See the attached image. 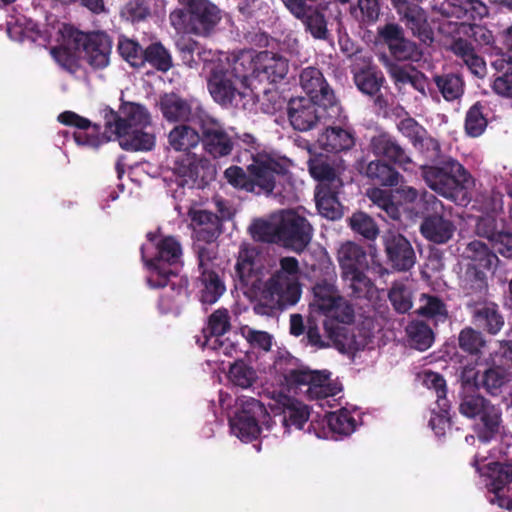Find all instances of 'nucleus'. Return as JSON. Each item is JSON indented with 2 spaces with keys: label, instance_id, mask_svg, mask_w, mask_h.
<instances>
[{
  "label": "nucleus",
  "instance_id": "nucleus-38",
  "mask_svg": "<svg viewBox=\"0 0 512 512\" xmlns=\"http://www.w3.org/2000/svg\"><path fill=\"white\" fill-rule=\"evenodd\" d=\"M201 140V132L187 124L176 125L168 133V144L177 152H186L198 146Z\"/></svg>",
  "mask_w": 512,
  "mask_h": 512
},
{
  "label": "nucleus",
  "instance_id": "nucleus-30",
  "mask_svg": "<svg viewBox=\"0 0 512 512\" xmlns=\"http://www.w3.org/2000/svg\"><path fill=\"white\" fill-rule=\"evenodd\" d=\"M326 152L340 153L351 150L355 146V132L350 128L329 126L318 139Z\"/></svg>",
  "mask_w": 512,
  "mask_h": 512
},
{
  "label": "nucleus",
  "instance_id": "nucleus-58",
  "mask_svg": "<svg viewBox=\"0 0 512 512\" xmlns=\"http://www.w3.org/2000/svg\"><path fill=\"white\" fill-rule=\"evenodd\" d=\"M228 378L234 386L247 389L256 382L257 373L253 367L242 360H238L230 366Z\"/></svg>",
  "mask_w": 512,
  "mask_h": 512
},
{
  "label": "nucleus",
  "instance_id": "nucleus-45",
  "mask_svg": "<svg viewBox=\"0 0 512 512\" xmlns=\"http://www.w3.org/2000/svg\"><path fill=\"white\" fill-rule=\"evenodd\" d=\"M147 129H134L125 136H116L120 147L126 151H151L155 146V135Z\"/></svg>",
  "mask_w": 512,
  "mask_h": 512
},
{
  "label": "nucleus",
  "instance_id": "nucleus-51",
  "mask_svg": "<svg viewBox=\"0 0 512 512\" xmlns=\"http://www.w3.org/2000/svg\"><path fill=\"white\" fill-rule=\"evenodd\" d=\"M433 80L446 101L457 100L464 93V80L459 74L447 73L436 75Z\"/></svg>",
  "mask_w": 512,
  "mask_h": 512
},
{
  "label": "nucleus",
  "instance_id": "nucleus-16",
  "mask_svg": "<svg viewBox=\"0 0 512 512\" xmlns=\"http://www.w3.org/2000/svg\"><path fill=\"white\" fill-rule=\"evenodd\" d=\"M300 85L308 95L307 99L324 105L323 109H328L331 116H339V101L320 69L312 66L304 68L300 73Z\"/></svg>",
  "mask_w": 512,
  "mask_h": 512
},
{
  "label": "nucleus",
  "instance_id": "nucleus-32",
  "mask_svg": "<svg viewBox=\"0 0 512 512\" xmlns=\"http://www.w3.org/2000/svg\"><path fill=\"white\" fill-rule=\"evenodd\" d=\"M452 53L460 59L468 68V70L478 78L486 75V62L475 50L473 44L464 38L453 40L451 47Z\"/></svg>",
  "mask_w": 512,
  "mask_h": 512
},
{
  "label": "nucleus",
  "instance_id": "nucleus-2",
  "mask_svg": "<svg viewBox=\"0 0 512 512\" xmlns=\"http://www.w3.org/2000/svg\"><path fill=\"white\" fill-rule=\"evenodd\" d=\"M314 229L297 211H282L277 222L258 220L251 226L252 237L260 242L277 244L301 254L311 243Z\"/></svg>",
  "mask_w": 512,
  "mask_h": 512
},
{
  "label": "nucleus",
  "instance_id": "nucleus-53",
  "mask_svg": "<svg viewBox=\"0 0 512 512\" xmlns=\"http://www.w3.org/2000/svg\"><path fill=\"white\" fill-rule=\"evenodd\" d=\"M231 431L243 442H252L257 439L264 428L258 422L236 414L230 419Z\"/></svg>",
  "mask_w": 512,
  "mask_h": 512
},
{
  "label": "nucleus",
  "instance_id": "nucleus-39",
  "mask_svg": "<svg viewBox=\"0 0 512 512\" xmlns=\"http://www.w3.org/2000/svg\"><path fill=\"white\" fill-rule=\"evenodd\" d=\"M367 271L368 270H360L341 276L350 297L367 300L373 298L376 287L373 281L367 276Z\"/></svg>",
  "mask_w": 512,
  "mask_h": 512
},
{
  "label": "nucleus",
  "instance_id": "nucleus-19",
  "mask_svg": "<svg viewBox=\"0 0 512 512\" xmlns=\"http://www.w3.org/2000/svg\"><path fill=\"white\" fill-rule=\"evenodd\" d=\"M400 20L421 42L430 44L434 40L433 30L428 23L427 14L419 6L423 0H389Z\"/></svg>",
  "mask_w": 512,
  "mask_h": 512
},
{
  "label": "nucleus",
  "instance_id": "nucleus-64",
  "mask_svg": "<svg viewBox=\"0 0 512 512\" xmlns=\"http://www.w3.org/2000/svg\"><path fill=\"white\" fill-rule=\"evenodd\" d=\"M227 182L236 189L253 193L254 186L250 172L239 166H230L224 172Z\"/></svg>",
  "mask_w": 512,
  "mask_h": 512
},
{
  "label": "nucleus",
  "instance_id": "nucleus-28",
  "mask_svg": "<svg viewBox=\"0 0 512 512\" xmlns=\"http://www.w3.org/2000/svg\"><path fill=\"white\" fill-rule=\"evenodd\" d=\"M455 230L454 223L443 215L424 216L420 224L421 235L435 244L447 243L453 237Z\"/></svg>",
  "mask_w": 512,
  "mask_h": 512
},
{
  "label": "nucleus",
  "instance_id": "nucleus-21",
  "mask_svg": "<svg viewBox=\"0 0 512 512\" xmlns=\"http://www.w3.org/2000/svg\"><path fill=\"white\" fill-rule=\"evenodd\" d=\"M353 81L363 95L373 99V105L379 112L387 113L390 103L382 92L386 78L381 70L377 67L361 68L353 74Z\"/></svg>",
  "mask_w": 512,
  "mask_h": 512
},
{
  "label": "nucleus",
  "instance_id": "nucleus-43",
  "mask_svg": "<svg viewBox=\"0 0 512 512\" xmlns=\"http://www.w3.org/2000/svg\"><path fill=\"white\" fill-rule=\"evenodd\" d=\"M487 470L489 478L487 486L489 487V491L495 495V499L498 503L499 497H502L500 492L512 483V464L492 462L488 464Z\"/></svg>",
  "mask_w": 512,
  "mask_h": 512
},
{
  "label": "nucleus",
  "instance_id": "nucleus-60",
  "mask_svg": "<svg viewBox=\"0 0 512 512\" xmlns=\"http://www.w3.org/2000/svg\"><path fill=\"white\" fill-rule=\"evenodd\" d=\"M144 49L137 41L125 36H121L118 40L119 55L134 68H143Z\"/></svg>",
  "mask_w": 512,
  "mask_h": 512
},
{
  "label": "nucleus",
  "instance_id": "nucleus-56",
  "mask_svg": "<svg viewBox=\"0 0 512 512\" xmlns=\"http://www.w3.org/2000/svg\"><path fill=\"white\" fill-rule=\"evenodd\" d=\"M314 296V305L324 313L327 309H331L334 303H337L338 291L334 284L326 279L318 281L312 288Z\"/></svg>",
  "mask_w": 512,
  "mask_h": 512
},
{
  "label": "nucleus",
  "instance_id": "nucleus-52",
  "mask_svg": "<svg viewBox=\"0 0 512 512\" xmlns=\"http://www.w3.org/2000/svg\"><path fill=\"white\" fill-rule=\"evenodd\" d=\"M409 343L411 347L425 351L431 347L434 342V333L431 327L423 321H412L406 327Z\"/></svg>",
  "mask_w": 512,
  "mask_h": 512
},
{
  "label": "nucleus",
  "instance_id": "nucleus-4",
  "mask_svg": "<svg viewBox=\"0 0 512 512\" xmlns=\"http://www.w3.org/2000/svg\"><path fill=\"white\" fill-rule=\"evenodd\" d=\"M434 162L421 167L426 185L446 199L457 201L463 197L471 178L469 172L452 157H442Z\"/></svg>",
  "mask_w": 512,
  "mask_h": 512
},
{
  "label": "nucleus",
  "instance_id": "nucleus-5",
  "mask_svg": "<svg viewBox=\"0 0 512 512\" xmlns=\"http://www.w3.org/2000/svg\"><path fill=\"white\" fill-rule=\"evenodd\" d=\"M247 170L251 174L253 193L256 195L281 194L284 184L290 179L288 162L266 153L253 155Z\"/></svg>",
  "mask_w": 512,
  "mask_h": 512
},
{
  "label": "nucleus",
  "instance_id": "nucleus-12",
  "mask_svg": "<svg viewBox=\"0 0 512 512\" xmlns=\"http://www.w3.org/2000/svg\"><path fill=\"white\" fill-rule=\"evenodd\" d=\"M288 385H307L310 399L325 400L340 392L336 384L330 382V373L326 370H311L307 367L294 368L281 372Z\"/></svg>",
  "mask_w": 512,
  "mask_h": 512
},
{
  "label": "nucleus",
  "instance_id": "nucleus-18",
  "mask_svg": "<svg viewBox=\"0 0 512 512\" xmlns=\"http://www.w3.org/2000/svg\"><path fill=\"white\" fill-rule=\"evenodd\" d=\"M201 132L203 150L214 159L230 155L234 149V139L224 126L208 113L198 125Z\"/></svg>",
  "mask_w": 512,
  "mask_h": 512
},
{
  "label": "nucleus",
  "instance_id": "nucleus-59",
  "mask_svg": "<svg viewBox=\"0 0 512 512\" xmlns=\"http://www.w3.org/2000/svg\"><path fill=\"white\" fill-rule=\"evenodd\" d=\"M488 121L484 115V106L481 102L474 103L465 116L464 128L470 137H479L485 131Z\"/></svg>",
  "mask_w": 512,
  "mask_h": 512
},
{
  "label": "nucleus",
  "instance_id": "nucleus-37",
  "mask_svg": "<svg viewBox=\"0 0 512 512\" xmlns=\"http://www.w3.org/2000/svg\"><path fill=\"white\" fill-rule=\"evenodd\" d=\"M365 175L374 184L384 187H395L403 179V176L396 168L383 159H376L369 162L366 166Z\"/></svg>",
  "mask_w": 512,
  "mask_h": 512
},
{
  "label": "nucleus",
  "instance_id": "nucleus-24",
  "mask_svg": "<svg viewBox=\"0 0 512 512\" xmlns=\"http://www.w3.org/2000/svg\"><path fill=\"white\" fill-rule=\"evenodd\" d=\"M438 12L442 16L468 22L483 19L488 15V8L480 0H444Z\"/></svg>",
  "mask_w": 512,
  "mask_h": 512
},
{
  "label": "nucleus",
  "instance_id": "nucleus-57",
  "mask_svg": "<svg viewBox=\"0 0 512 512\" xmlns=\"http://www.w3.org/2000/svg\"><path fill=\"white\" fill-rule=\"evenodd\" d=\"M350 14L360 25H371L379 18V1L357 0L355 5L350 6Z\"/></svg>",
  "mask_w": 512,
  "mask_h": 512
},
{
  "label": "nucleus",
  "instance_id": "nucleus-23",
  "mask_svg": "<svg viewBox=\"0 0 512 512\" xmlns=\"http://www.w3.org/2000/svg\"><path fill=\"white\" fill-rule=\"evenodd\" d=\"M370 150L375 156L384 161L387 160L404 170H408L413 164L406 148L394 136L386 132L379 133L371 138Z\"/></svg>",
  "mask_w": 512,
  "mask_h": 512
},
{
  "label": "nucleus",
  "instance_id": "nucleus-20",
  "mask_svg": "<svg viewBox=\"0 0 512 512\" xmlns=\"http://www.w3.org/2000/svg\"><path fill=\"white\" fill-rule=\"evenodd\" d=\"M378 37L397 61H417L422 53L418 45L405 38L404 29L397 23H386L378 27Z\"/></svg>",
  "mask_w": 512,
  "mask_h": 512
},
{
  "label": "nucleus",
  "instance_id": "nucleus-31",
  "mask_svg": "<svg viewBox=\"0 0 512 512\" xmlns=\"http://www.w3.org/2000/svg\"><path fill=\"white\" fill-rule=\"evenodd\" d=\"M508 381L506 369L493 365L484 370H478L473 376V384L477 390L483 389L490 396H498Z\"/></svg>",
  "mask_w": 512,
  "mask_h": 512
},
{
  "label": "nucleus",
  "instance_id": "nucleus-7",
  "mask_svg": "<svg viewBox=\"0 0 512 512\" xmlns=\"http://www.w3.org/2000/svg\"><path fill=\"white\" fill-rule=\"evenodd\" d=\"M67 41L76 51L83 53V59L94 70L104 69L110 64L113 40L106 32L71 29Z\"/></svg>",
  "mask_w": 512,
  "mask_h": 512
},
{
  "label": "nucleus",
  "instance_id": "nucleus-15",
  "mask_svg": "<svg viewBox=\"0 0 512 512\" xmlns=\"http://www.w3.org/2000/svg\"><path fill=\"white\" fill-rule=\"evenodd\" d=\"M57 120L65 126L76 128L72 136L78 146L98 150L111 140V136L107 135L106 130L101 131L100 124L93 123L74 111L66 110L60 113Z\"/></svg>",
  "mask_w": 512,
  "mask_h": 512
},
{
  "label": "nucleus",
  "instance_id": "nucleus-1",
  "mask_svg": "<svg viewBox=\"0 0 512 512\" xmlns=\"http://www.w3.org/2000/svg\"><path fill=\"white\" fill-rule=\"evenodd\" d=\"M235 273L242 288L246 289L244 294L260 300L254 306L257 314L268 315L272 310H283L295 305L301 297L300 267L295 257H282L279 269L262 282L254 271V251L243 249L239 252Z\"/></svg>",
  "mask_w": 512,
  "mask_h": 512
},
{
  "label": "nucleus",
  "instance_id": "nucleus-27",
  "mask_svg": "<svg viewBox=\"0 0 512 512\" xmlns=\"http://www.w3.org/2000/svg\"><path fill=\"white\" fill-rule=\"evenodd\" d=\"M472 322L480 330L496 335L504 326V317L499 306L494 302H477L474 304Z\"/></svg>",
  "mask_w": 512,
  "mask_h": 512
},
{
  "label": "nucleus",
  "instance_id": "nucleus-9",
  "mask_svg": "<svg viewBox=\"0 0 512 512\" xmlns=\"http://www.w3.org/2000/svg\"><path fill=\"white\" fill-rule=\"evenodd\" d=\"M248 77L245 68L237 72L226 70L220 65L212 68L207 80V88L213 100L224 107H237L244 94L238 89L237 83Z\"/></svg>",
  "mask_w": 512,
  "mask_h": 512
},
{
  "label": "nucleus",
  "instance_id": "nucleus-8",
  "mask_svg": "<svg viewBox=\"0 0 512 512\" xmlns=\"http://www.w3.org/2000/svg\"><path fill=\"white\" fill-rule=\"evenodd\" d=\"M104 128L107 135L125 136L128 131L140 128H150L152 124L148 109L141 104L125 102L119 112L106 106L102 110Z\"/></svg>",
  "mask_w": 512,
  "mask_h": 512
},
{
  "label": "nucleus",
  "instance_id": "nucleus-50",
  "mask_svg": "<svg viewBox=\"0 0 512 512\" xmlns=\"http://www.w3.org/2000/svg\"><path fill=\"white\" fill-rule=\"evenodd\" d=\"M143 55V67L149 64L155 70L165 73L173 66L171 53L161 42L150 43Z\"/></svg>",
  "mask_w": 512,
  "mask_h": 512
},
{
  "label": "nucleus",
  "instance_id": "nucleus-35",
  "mask_svg": "<svg viewBox=\"0 0 512 512\" xmlns=\"http://www.w3.org/2000/svg\"><path fill=\"white\" fill-rule=\"evenodd\" d=\"M343 185L315 188V202L319 213L330 220L342 217V205L338 194Z\"/></svg>",
  "mask_w": 512,
  "mask_h": 512
},
{
  "label": "nucleus",
  "instance_id": "nucleus-29",
  "mask_svg": "<svg viewBox=\"0 0 512 512\" xmlns=\"http://www.w3.org/2000/svg\"><path fill=\"white\" fill-rule=\"evenodd\" d=\"M337 260L341 270V276L369 270V262L365 249L354 242L343 243L337 251Z\"/></svg>",
  "mask_w": 512,
  "mask_h": 512
},
{
  "label": "nucleus",
  "instance_id": "nucleus-3",
  "mask_svg": "<svg viewBox=\"0 0 512 512\" xmlns=\"http://www.w3.org/2000/svg\"><path fill=\"white\" fill-rule=\"evenodd\" d=\"M181 8L170 13L171 25L198 37L210 38L218 31L223 10L210 0H177Z\"/></svg>",
  "mask_w": 512,
  "mask_h": 512
},
{
  "label": "nucleus",
  "instance_id": "nucleus-42",
  "mask_svg": "<svg viewBox=\"0 0 512 512\" xmlns=\"http://www.w3.org/2000/svg\"><path fill=\"white\" fill-rule=\"evenodd\" d=\"M298 20L314 39L328 41L331 38L325 13L318 6L313 5Z\"/></svg>",
  "mask_w": 512,
  "mask_h": 512
},
{
  "label": "nucleus",
  "instance_id": "nucleus-25",
  "mask_svg": "<svg viewBox=\"0 0 512 512\" xmlns=\"http://www.w3.org/2000/svg\"><path fill=\"white\" fill-rule=\"evenodd\" d=\"M475 421L473 429L482 443H490L497 439L504 429L501 408L495 404L488 406Z\"/></svg>",
  "mask_w": 512,
  "mask_h": 512
},
{
  "label": "nucleus",
  "instance_id": "nucleus-33",
  "mask_svg": "<svg viewBox=\"0 0 512 512\" xmlns=\"http://www.w3.org/2000/svg\"><path fill=\"white\" fill-rule=\"evenodd\" d=\"M492 404L470 382L467 381L462 384L459 402V412L461 415L468 419L476 420Z\"/></svg>",
  "mask_w": 512,
  "mask_h": 512
},
{
  "label": "nucleus",
  "instance_id": "nucleus-46",
  "mask_svg": "<svg viewBox=\"0 0 512 512\" xmlns=\"http://www.w3.org/2000/svg\"><path fill=\"white\" fill-rule=\"evenodd\" d=\"M310 175L318 181L316 188L343 185L335 168L324 158L311 159L308 163Z\"/></svg>",
  "mask_w": 512,
  "mask_h": 512
},
{
  "label": "nucleus",
  "instance_id": "nucleus-61",
  "mask_svg": "<svg viewBox=\"0 0 512 512\" xmlns=\"http://www.w3.org/2000/svg\"><path fill=\"white\" fill-rule=\"evenodd\" d=\"M349 226L353 232L367 240H375L379 235V228L374 219L362 211L352 214L349 218Z\"/></svg>",
  "mask_w": 512,
  "mask_h": 512
},
{
  "label": "nucleus",
  "instance_id": "nucleus-13",
  "mask_svg": "<svg viewBox=\"0 0 512 512\" xmlns=\"http://www.w3.org/2000/svg\"><path fill=\"white\" fill-rule=\"evenodd\" d=\"M386 264L394 271L408 272L417 262L411 241L397 230L388 229L381 235Z\"/></svg>",
  "mask_w": 512,
  "mask_h": 512
},
{
  "label": "nucleus",
  "instance_id": "nucleus-11",
  "mask_svg": "<svg viewBox=\"0 0 512 512\" xmlns=\"http://www.w3.org/2000/svg\"><path fill=\"white\" fill-rule=\"evenodd\" d=\"M324 314L327 316V319L323 323L327 337L333 341L335 346L339 349L350 347L354 335L347 325L352 324L355 320L353 305L341 296L338 298L337 303L333 304L331 309L324 311Z\"/></svg>",
  "mask_w": 512,
  "mask_h": 512
},
{
  "label": "nucleus",
  "instance_id": "nucleus-26",
  "mask_svg": "<svg viewBox=\"0 0 512 512\" xmlns=\"http://www.w3.org/2000/svg\"><path fill=\"white\" fill-rule=\"evenodd\" d=\"M487 270L477 268L475 265H467L461 278V288L466 297L470 300L467 305L470 307L477 302H482L488 294Z\"/></svg>",
  "mask_w": 512,
  "mask_h": 512
},
{
  "label": "nucleus",
  "instance_id": "nucleus-10",
  "mask_svg": "<svg viewBox=\"0 0 512 512\" xmlns=\"http://www.w3.org/2000/svg\"><path fill=\"white\" fill-rule=\"evenodd\" d=\"M239 66L248 71V76L277 83L284 79L288 73V62L282 56L270 51H262L255 58L250 54H242L234 61V69L238 72Z\"/></svg>",
  "mask_w": 512,
  "mask_h": 512
},
{
  "label": "nucleus",
  "instance_id": "nucleus-41",
  "mask_svg": "<svg viewBox=\"0 0 512 512\" xmlns=\"http://www.w3.org/2000/svg\"><path fill=\"white\" fill-rule=\"evenodd\" d=\"M238 401L240 407L236 414L258 422L266 430L272 429L275 422L268 413L265 405L260 400L253 397L241 396L238 398Z\"/></svg>",
  "mask_w": 512,
  "mask_h": 512
},
{
  "label": "nucleus",
  "instance_id": "nucleus-54",
  "mask_svg": "<svg viewBox=\"0 0 512 512\" xmlns=\"http://www.w3.org/2000/svg\"><path fill=\"white\" fill-rule=\"evenodd\" d=\"M367 195L372 203L380 208L388 218L395 221L400 220V207L393 201L390 191L374 187L368 190Z\"/></svg>",
  "mask_w": 512,
  "mask_h": 512
},
{
  "label": "nucleus",
  "instance_id": "nucleus-6",
  "mask_svg": "<svg viewBox=\"0 0 512 512\" xmlns=\"http://www.w3.org/2000/svg\"><path fill=\"white\" fill-rule=\"evenodd\" d=\"M157 253L153 258L148 259L145 254V246L140 248L142 261L149 270L147 276V284L150 288L163 287L168 283L169 276L177 275L169 266L181 263L182 246L179 240L174 236H165L158 240L155 244Z\"/></svg>",
  "mask_w": 512,
  "mask_h": 512
},
{
  "label": "nucleus",
  "instance_id": "nucleus-14",
  "mask_svg": "<svg viewBox=\"0 0 512 512\" xmlns=\"http://www.w3.org/2000/svg\"><path fill=\"white\" fill-rule=\"evenodd\" d=\"M159 108L168 122L194 123L199 125L207 112L195 98H183L176 93H165L160 97Z\"/></svg>",
  "mask_w": 512,
  "mask_h": 512
},
{
  "label": "nucleus",
  "instance_id": "nucleus-17",
  "mask_svg": "<svg viewBox=\"0 0 512 512\" xmlns=\"http://www.w3.org/2000/svg\"><path fill=\"white\" fill-rule=\"evenodd\" d=\"M324 105H318L305 97L292 98L287 104V117L294 130L306 132L314 129L321 120H331L338 116H331Z\"/></svg>",
  "mask_w": 512,
  "mask_h": 512
},
{
  "label": "nucleus",
  "instance_id": "nucleus-40",
  "mask_svg": "<svg viewBox=\"0 0 512 512\" xmlns=\"http://www.w3.org/2000/svg\"><path fill=\"white\" fill-rule=\"evenodd\" d=\"M231 328L229 311L226 308L215 310L207 320V325L202 329L201 335L196 336V343H205L206 339L223 337Z\"/></svg>",
  "mask_w": 512,
  "mask_h": 512
},
{
  "label": "nucleus",
  "instance_id": "nucleus-22",
  "mask_svg": "<svg viewBox=\"0 0 512 512\" xmlns=\"http://www.w3.org/2000/svg\"><path fill=\"white\" fill-rule=\"evenodd\" d=\"M217 206L221 216L207 210H196L191 214L198 241L206 244L214 242L222 233L223 220L231 218L232 214L229 209L223 208V202L219 201Z\"/></svg>",
  "mask_w": 512,
  "mask_h": 512
},
{
  "label": "nucleus",
  "instance_id": "nucleus-48",
  "mask_svg": "<svg viewBox=\"0 0 512 512\" xmlns=\"http://www.w3.org/2000/svg\"><path fill=\"white\" fill-rule=\"evenodd\" d=\"M420 305L416 310L419 316L432 319L435 322H446L449 314L447 305L444 301L436 296L423 293L419 298Z\"/></svg>",
  "mask_w": 512,
  "mask_h": 512
},
{
  "label": "nucleus",
  "instance_id": "nucleus-44",
  "mask_svg": "<svg viewBox=\"0 0 512 512\" xmlns=\"http://www.w3.org/2000/svg\"><path fill=\"white\" fill-rule=\"evenodd\" d=\"M171 277L169 276L168 283L161 287L164 290L160 295L158 306L163 313H169L176 309L180 300L187 293V282L183 279L174 281Z\"/></svg>",
  "mask_w": 512,
  "mask_h": 512
},
{
  "label": "nucleus",
  "instance_id": "nucleus-34",
  "mask_svg": "<svg viewBox=\"0 0 512 512\" xmlns=\"http://www.w3.org/2000/svg\"><path fill=\"white\" fill-rule=\"evenodd\" d=\"M388 73L399 91L404 86L410 85L423 96H426L427 77L417 68L411 65L400 66L393 64L389 67Z\"/></svg>",
  "mask_w": 512,
  "mask_h": 512
},
{
  "label": "nucleus",
  "instance_id": "nucleus-62",
  "mask_svg": "<svg viewBox=\"0 0 512 512\" xmlns=\"http://www.w3.org/2000/svg\"><path fill=\"white\" fill-rule=\"evenodd\" d=\"M325 418L330 431L335 434L347 436L355 429V419L345 408L327 413Z\"/></svg>",
  "mask_w": 512,
  "mask_h": 512
},
{
  "label": "nucleus",
  "instance_id": "nucleus-63",
  "mask_svg": "<svg viewBox=\"0 0 512 512\" xmlns=\"http://www.w3.org/2000/svg\"><path fill=\"white\" fill-rule=\"evenodd\" d=\"M388 298L398 313H407L412 308V292L402 282L393 283L389 290Z\"/></svg>",
  "mask_w": 512,
  "mask_h": 512
},
{
  "label": "nucleus",
  "instance_id": "nucleus-36",
  "mask_svg": "<svg viewBox=\"0 0 512 512\" xmlns=\"http://www.w3.org/2000/svg\"><path fill=\"white\" fill-rule=\"evenodd\" d=\"M279 403L282 404L281 422L284 428L286 430L291 427L302 429L309 420L308 406L288 396H282Z\"/></svg>",
  "mask_w": 512,
  "mask_h": 512
},
{
  "label": "nucleus",
  "instance_id": "nucleus-55",
  "mask_svg": "<svg viewBox=\"0 0 512 512\" xmlns=\"http://www.w3.org/2000/svg\"><path fill=\"white\" fill-rule=\"evenodd\" d=\"M458 344L463 352L479 357L486 346V340L481 331L472 327H465L459 333Z\"/></svg>",
  "mask_w": 512,
  "mask_h": 512
},
{
  "label": "nucleus",
  "instance_id": "nucleus-47",
  "mask_svg": "<svg viewBox=\"0 0 512 512\" xmlns=\"http://www.w3.org/2000/svg\"><path fill=\"white\" fill-rule=\"evenodd\" d=\"M467 259L470 262L467 265H475L477 268L492 270L498 262L497 255L491 251L488 246L478 240L471 241L465 250Z\"/></svg>",
  "mask_w": 512,
  "mask_h": 512
},
{
  "label": "nucleus",
  "instance_id": "nucleus-49",
  "mask_svg": "<svg viewBox=\"0 0 512 512\" xmlns=\"http://www.w3.org/2000/svg\"><path fill=\"white\" fill-rule=\"evenodd\" d=\"M199 281L201 284L200 301L203 304H214L226 290L223 281L215 271L202 272Z\"/></svg>",
  "mask_w": 512,
  "mask_h": 512
}]
</instances>
